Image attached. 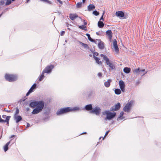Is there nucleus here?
<instances>
[{"label": "nucleus", "instance_id": "1", "mask_svg": "<svg viewBox=\"0 0 161 161\" xmlns=\"http://www.w3.org/2000/svg\"><path fill=\"white\" fill-rule=\"evenodd\" d=\"M36 108L31 112L33 114H36L42 111L44 106V103L42 101H37Z\"/></svg>", "mask_w": 161, "mask_h": 161}, {"label": "nucleus", "instance_id": "22", "mask_svg": "<svg viewBox=\"0 0 161 161\" xmlns=\"http://www.w3.org/2000/svg\"><path fill=\"white\" fill-rule=\"evenodd\" d=\"M130 68L128 67H125L124 68V71L126 73H129L130 71Z\"/></svg>", "mask_w": 161, "mask_h": 161}, {"label": "nucleus", "instance_id": "60", "mask_svg": "<svg viewBox=\"0 0 161 161\" xmlns=\"http://www.w3.org/2000/svg\"><path fill=\"white\" fill-rule=\"evenodd\" d=\"M27 111L29 110V108H27Z\"/></svg>", "mask_w": 161, "mask_h": 161}, {"label": "nucleus", "instance_id": "32", "mask_svg": "<svg viewBox=\"0 0 161 161\" xmlns=\"http://www.w3.org/2000/svg\"><path fill=\"white\" fill-rule=\"evenodd\" d=\"M82 2H79L76 4V7L77 8H80L81 7V6L82 5Z\"/></svg>", "mask_w": 161, "mask_h": 161}, {"label": "nucleus", "instance_id": "5", "mask_svg": "<svg viewBox=\"0 0 161 161\" xmlns=\"http://www.w3.org/2000/svg\"><path fill=\"white\" fill-rule=\"evenodd\" d=\"M79 109L78 107H75L72 108L70 107H67L61 108V114L66 113L72 111L77 110Z\"/></svg>", "mask_w": 161, "mask_h": 161}, {"label": "nucleus", "instance_id": "19", "mask_svg": "<svg viewBox=\"0 0 161 161\" xmlns=\"http://www.w3.org/2000/svg\"><path fill=\"white\" fill-rule=\"evenodd\" d=\"M78 16L76 14H70L69 16V18L72 20H74Z\"/></svg>", "mask_w": 161, "mask_h": 161}, {"label": "nucleus", "instance_id": "57", "mask_svg": "<svg viewBox=\"0 0 161 161\" xmlns=\"http://www.w3.org/2000/svg\"><path fill=\"white\" fill-rule=\"evenodd\" d=\"M1 119L2 118H1V116H0V122H1Z\"/></svg>", "mask_w": 161, "mask_h": 161}, {"label": "nucleus", "instance_id": "43", "mask_svg": "<svg viewBox=\"0 0 161 161\" xmlns=\"http://www.w3.org/2000/svg\"><path fill=\"white\" fill-rule=\"evenodd\" d=\"M102 75H103L101 73H100V72L98 74V76L99 77H100L101 76H102Z\"/></svg>", "mask_w": 161, "mask_h": 161}, {"label": "nucleus", "instance_id": "25", "mask_svg": "<svg viewBox=\"0 0 161 161\" xmlns=\"http://www.w3.org/2000/svg\"><path fill=\"white\" fill-rule=\"evenodd\" d=\"M95 60L96 61V62L98 64H102V62L101 61H100V58L97 57H95L94 58Z\"/></svg>", "mask_w": 161, "mask_h": 161}, {"label": "nucleus", "instance_id": "6", "mask_svg": "<svg viewBox=\"0 0 161 161\" xmlns=\"http://www.w3.org/2000/svg\"><path fill=\"white\" fill-rule=\"evenodd\" d=\"M54 66L52 64H50L46 66L43 71L47 74H50L52 72V69L54 68Z\"/></svg>", "mask_w": 161, "mask_h": 161}, {"label": "nucleus", "instance_id": "50", "mask_svg": "<svg viewBox=\"0 0 161 161\" xmlns=\"http://www.w3.org/2000/svg\"><path fill=\"white\" fill-rule=\"evenodd\" d=\"M5 110V111H6V112H7L8 113H10L11 112V111L9 110Z\"/></svg>", "mask_w": 161, "mask_h": 161}, {"label": "nucleus", "instance_id": "54", "mask_svg": "<svg viewBox=\"0 0 161 161\" xmlns=\"http://www.w3.org/2000/svg\"><path fill=\"white\" fill-rule=\"evenodd\" d=\"M57 1L59 3H60V0H57Z\"/></svg>", "mask_w": 161, "mask_h": 161}, {"label": "nucleus", "instance_id": "45", "mask_svg": "<svg viewBox=\"0 0 161 161\" xmlns=\"http://www.w3.org/2000/svg\"><path fill=\"white\" fill-rule=\"evenodd\" d=\"M4 3V2L3 1H1L0 2V5H2Z\"/></svg>", "mask_w": 161, "mask_h": 161}, {"label": "nucleus", "instance_id": "23", "mask_svg": "<svg viewBox=\"0 0 161 161\" xmlns=\"http://www.w3.org/2000/svg\"><path fill=\"white\" fill-rule=\"evenodd\" d=\"M36 83H34L33 84V85L31 87L29 90H30L31 92H32L36 88Z\"/></svg>", "mask_w": 161, "mask_h": 161}, {"label": "nucleus", "instance_id": "39", "mask_svg": "<svg viewBox=\"0 0 161 161\" xmlns=\"http://www.w3.org/2000/svg\"><path fill=\"white\" fill-rule=\"evenodd\" d=\"M98 55V53L97 52H95L93 53V57L95 58V57H96V56H97Z\"/></svg>", "mask_w": 161, "mask_h": 161}, {"label": "nucleus", "instance_id": "11", "mask_svg": "<svg viewBox=\"0 0 161 161\" xmlns=\"http://www.w3.org/2000/svg\"><path fill=\"white\" fill-rule=\"evenodd\" d=\"M120 107V104L119 103H117L116 104L114 107H112L111 109V111H115L119 109Z\"/></svg>", "mask_w": 161, "mask_h": 161}, {"label": "nucleus", "instance_id": "41", "mask_svg": "<svg viewBox=\"0 0 161 161\" xmlns=\"http://www.w3.org/2000/svg\"><path fill=\"white\" fill-rule=\"evenodd\" d=\"M31 92H31V91L30 90H29L26 93V96H28L29 95V94L31 93Z\"/></svg>", "mask_w": 161, "mask_h": 161}, {"label": "nucleus", "instance_id": "59", "mask_svg": "<svg viewBox=\"0 0 161 161\" xmlns=\"http://www.w3.org/2000/svg\"><path fill=\"white\" fill-rule=\"evenodd\" d=\"M30 0H27L26 3H27Z\"/></svg>", "mask_w": 161, "mask_h": 161}, {"label": "nucleus", "instance_id": "31", "mask_svg": "<svg viewBox=\"0 0 161 161\" xmlns=\"http://www.w3.org/2000/svg\"><path fill=\"white\" fill-rule=\"evenodd\" d=\"M19 110L18 108L17 107L16 108V111L14 114V116H16L18 115L19 114Z\"/></svg>", "mask_w": 161, "mask_h": 161}, {"label": "nucleus", "instance_id": "10", "mask_svg": "<svg viewBox=\"0 0 161 161\" xmlns=\"http://www.w3.org/2000/svg\"><path fill=\"white\" fill-rule=\"evenodd\" d=\"M119 85L120 88L123 92H124L125 91V84L124 82L122 80H120L119 81Z\"/></svg>", "mask_w": 161, "mask_h": 161}, {"label": "nucleus", "instance_id": "13", "mask_svg": "<svg viewBox=\"0 0 161 161\" xmlns=\"http://www.w3.org/2000/svg\"><path fill=\"white\" fill-rule=\"evenodd\" d=\"M98 42V47L101 49H103L104 48V44L103 42L101 41L100 40H97Z\"/></svg>", "mask_w": 161, "mask_h": 161}, {"label": "nucleus", "instance_id": "34", "mask_svg": "<svg viewBox=\"0 0 161 161\" xmlns=\"http://www.w3.org/2000/svg\"><path fill=\"white\" fill-rule=\"evenodd\" d=\"M79 28L81 29H82L84 30H86V27L85 26H84V25H81V26H79Z\"/></svg>", "mask_w": 161, "mask_h": 161}, {"label": "nucleus", "instance_id": "51", "mask_svg": "<svg viewBox=\"0 0 161 161\" xmlns=\"http://www.w3.org/2000/svg\"><path fill=\"white\" fill-rule=\"evenodd\" d=\"M141 70V71H140V74H141V72H144L145 71V69H142V70Z\"/></svg>", "mask_w": 161, "mask_h": 161}, {"label": "nucleus", "instance_id": "52", "mask_svg": "<svg viewBox=\"0 0 161 161\" xmlns=\"http://www.w3.org/2000/svg\"><path fill=\"white\" fill-rule=\"evenodd\" d=\"M96 33L97 35H100L99 32H96Z\"/></svg>", "mask_w": 161, "mask_h": 161}, {"label": "nucleus", "instance_id": "27", "mask_svg": "<svg viewBox=\"0 0 161 161\" xmlns=\"http://www.w3.org/2000/svg\"><path fill=\"white\" fill-rule=\"evenodd\" d=\"M139 68L136 69L134 70L133 72L135 74H137L138 75L140 74V71Z\"/></svg>", "mask_w": 161, "mask_h": 161}, {"label": "nucleus", "instance_id": "20", "mask_svg": "<svg viewBox=\"0 0 161 161\" xmlns=\"http://www.w3.org/2000/svg\"><path fill=\"white\" fill-rule=\"evenodd\" d=\"M95 8V6L93 4H90L88 6V9L89 11H91Z\"/></svg>", "mask_w": 161, "mask_h": 161}, {"label": "nucleus", "instance_id": "17", "mask_svg": "<svg viewBox=\"0 0 161 161\" xmlns=\"http://www.w3.org/2000/svg\"><path fill=\"white\" fill-rule=\"evenodd\" d=\"M112 80L111 79H108L107 81H106L104 83V85L105 87H108L110 85V83L111 82Z\"/></svg>", "mask_w": 161, "mask_h": 161}, {"label": "nucleus", "instance_id": "3", "mask_svg": "<svg viewBox=\"0 0 161 161\" xmlns=\"http://www.w3.org/2000/svg\"><path fill=\"white\" fill-rule=\"evenodd\" d=\"M5 79L9 82H13L15 81L17 79V76L14 75L6 74L5 75Z\"/></svg>", "mask_w": 161, "mask_h": 161}, {"label": "nucleus", "instance_id": "58", "mask_svg": "<svg viewBox=\"0 0 161 161\" xmlns=\"http://www.w3.org/2000/svg\"><path fill=\"white\" fill-rule=\"evenodd\" d=\"M46 118H44L43 119V120L44 121V120H46Z\"/></svg>", "mask_w": 161, "mask_h": 161}, {"label": "nucleus", "instance_id": "48", "mask_svg": "<svg viewBox=\"0 0 161 161\" xmlns=\"http://www.w3.org/2000/svg\"><path fill=\"white\" fill-rule=\"evenodd\" d=\"M64 33H65V32L64 31H62L61 32V36L63 35L64 34Z\"/></svg>", "mask_w": 161, "mask_h": 161}, {"label": "nucleus", "instance_id": "56", "mask_svg": "<svg viewBox=\"0 0 161 161\" xmlns=\"http://www.w3.org/2000/svg\"><path fill=\"white\" fill-rule=\"evenodd\" d=\"M14 135H12L11 136V138H12L13 137H14Z\"/></svg>", "mask_w": 161, "mask_h": 161}, {"label": "nucleus", "instance_id": "30", "mask_svg": "<svg viewBox=\"0 0 161 161\" xmlns=\"http://www.w3.org/2000/svg\"><path fill=\"white\" fill-rule=\"evenodd\" d=\"M80 44L82 46H83L84 47L86 48H88L89 47L88 45L82 42H80Z\"/></svg>", "mask_w": 161, "mask_h": 161}, {"label": "nucleus", "instance_id": "33", "mask_svg": "<svg viewBox=\"0 0 161 161\" xmlns=\"http://www.w3.org/2000/svg\"><path fill=\"white\" fill-rule=\"evenodd\" d=\"M12 0H7L5 3L6 5H8L12 3Z\"/></svg>", "mask_w": 161, "mask_h": 161}, {"label": "nucleus", "instance_id": "18", "mask_svg": "<svg viewBox=\"0 0 161 161\" xmlns=\"http://www.w3.org/2000/svg\"><path fill=\"white\" fill-rule=\"evenodd\" d=\"M10 143V142H8L4 146L3 149L4 150L5 152H6L8 149V145Z\"/></svg>", "mask_w": 161, "mask_h": 161}, {"label": "nucleus", "instance_id": "28", "mask_svg": "<svg viewBox=\"0 0 161 161\" xmlns=\"http://www.w3.org/2000/svg\"><path fill=\"white\" fill-rule=\"evenodd\" d=\"M115 93L117 95H119L121 94V91L119 89H115Z\"/></svg>", "mask_w": 161, "mask_h": 161}, {"label": "nucleus", "instance_id": "12", "mask_svg": "<svg viewBox=\"0 0 161 161\" xmlns=\"http://www.w3.org/2000/svg\"><path fill=\"white\" fill-rule=\"evenodd\" d=\"M106 34L108 36V38L109 41L111 42L112 37V32L110 30H108L106 32Z\"/></svg>", "mask_w": 161, "mask_h": 161}, {"label": "nucleus", "instance_id": "63", "mask_svg": "<svg viewBox=\"0 0 161 161\" xmlns=\"http://www.w3.org/2000/svg\"><path fill=\"white\" fill-rule=\"evenodd\" d=\"M2 133H3V130H2Z\"/></svg>", "mask_w": 161, "mask_h": 161}, {"label": "nucleus", "instance_id": "42", "mask_svg": "<svg viewBox=\"0 0 161 161\" xmlns=\"http://www.w3.org/2000/svg\"><path fill=\"white\" fill-rule=\"evenodd\" d=\"M104 13H105V11H103V15L100 19V20H103V15L104 14Z\"/></svg>", "mask_w": 161, "mask_h": 161}, {"label": "nucleus", "instance_id": "47", "mask_svg": "<svg viewBox=\"0 0 161 161\" xmlns=\"http://www.w3.org/2000/svg\"><path fill=\"white\" fill-rule=\"evenodd\" d=\"M7 117V116H6V115H3L2 116V117L3 119H5V118H6Z\"/></svg>", "mask_w": 161, "mask_h": 161}, {"label": "nucleus", "instance_id": "55", "mask_svg": "<svg viewBox=\"0 0 161 161\" xmlns=\"http://www.w3.org/2000/svg\"><path fill=\"white\" fill-rule=\"evenodd\" d=\"M87 24V23L86 22H84V25H86Z\"/></svg>", "mask_w": 161, "mask_h": 161}, {"label": "nucleus", "instance_id": "4", "mask_svg": "<svg viewBox=\"0 0 161 161\" xmlns=\"http://www.w3.org/2000/svg\"><path fill=\"white\" fill-rule=\"evenodd\" d=\"M103 115L106 114L107 117L105 119H108V120L114 118L116 115V113H111L109 111H106L103 112Z\"/></svg>", "mask_w": 161, "mask_h": 161}, {"label": "nucleus", "instance_id": "24", "mask_svg": "<svg viewBox=\"0 0 161 161\" xmlns=\"http://www.w3.org/2000/svg\"><path fill=\"white\" fill-rule=\"evenodd\" d=\"M45 73L44 72V71H42L41 76L39 79V81H41L44 79V74Z\"/></svg>", "mask_w": 161, "mask_h": 161}, {"label": "nucleus", "instance_id": "15", "mask_svg": "<svg viewBox=\"0 0 161 161\" xmlns=\"http://www.w3.org/2000/svg\"><path fill=\"white\" fill-rule=\"evenodd\" d=\"M115 14L118 17H122L124 16V14L122 11H119L116 13Z\"/></svg>", "mask_w": 161, "mask_h": 161}, {"label": "nucleus", "instance_id": "38", "mask_svg": "<svg viewBox=\"0 0 161 161\" xmlns=\"http://www.w3.org/2000/svg\"><path fill=\"white\" fill-rule=\"evenodd\" d=\"M41 1H43L45 2H46L49 4H51V2L49 1L48 0H41Z\"/></svg>", "mask_w": 161, "mask_h": 161}, {"label": "nucleus", "instance_id": "44", "mask_svg": "<svg viewBox=\"0 0 161 161\" xmlns=\"http://www.w3.org/2000/svg\"><path fill=\"white\" fill-rule=\"evenodd\" d=\"M57 115L60 114V109H59L58 111L57 112Z\"/></svg>", "mask_w": 161, "mask_h": 161}, {"label": "nucleus", "instance_id": "62", "mask_svg": "<svg viewBox=\"0 0 161 161\" xmlns=\"http://www.w3.org/2000/svg\"><path fill=\"white\" fill-rule=\"evenodd\" d=\"M2 14H0V17H1V16H2Z\"/></svg>", "mask_w": 161, "mask_h": 161}, {"label": "nucleus", "instance_id": "14", "mask_svg": "<svg viewBox=\"0 0 161 161\" xmlns=\"http://www.w3.org/2000/svg\"><path fill=\"white\" fill-rule=\"evenodd\" d=\"M14 119L15 120L16 123H18L20 121H21L22 118L21 116L20 115H17L16 116H14Z\"/></svg>", "mask_w": 161, "mask_h": 161}, {"label": "nucleus", "instance_id": "53", "mask_svg": "<svg viewBox=\"0 0 161 161\" xmlns=\"http://www.w3.org/2000/svg\"><path fill=\"white\" fill-rule=\"evenodd\" d=\"M85 1H86V0H82V2L83 3H85Z\"/></svg>", "mask_w": 161, "mask_h": 161}, {"label": "nucleus", "instance_id": "64", "mask_svg": "<svg viewBox=\"0 0 161 161\" xmlns=\"http://www.w3.org/2000/svg\"><path fill=\"white\" fill-rule=\"evenodd\" d=\"M61 4H62V2L61 1Z\"/></svg>", "mask_w": 161, "mask_h": 161}, {"label": "nucleus", "instance_id": "36", "mask_svg": "<svg viewBox=\"0 0 161 161\" xmlns=\"http://www.w3.org/2000/svg\"><path fill=\"white\" fill-rule=\"evenodd\" d=\"M8 121V119H7V116L6 117V118L5 120H4L2 119L1 120V122L4 123V122H5L6 121Z\"/></svg>", "mask_w": 161, "mask_h": 161}, {"label": "nucleus", "instance_id": "29", "mask_svg": "<svg viewBox=\"0 0 161 161\" xmlns=\"http://www.w3.org/2000/svg\"><path fill=\"white\" fill-rule=\"evenodd\" d=\"M86 36H87V37L88 38V39L91 42H94L95 41V40H93L90 37V36L89 34L87 33L86 34Z\"/></svg>", "mask_w": 161, "mask_h": 161}, {"label": "nucleus", "instance_id": "21", "mask_svg": "<svg viewBox=\"0 0 161 161\" xmlns=\"http://www.w3.org/2000/svg\"><path fill=\"white\" fill-rule=\"evenodd\" d=\"M85 109L87 110H92V108L91 104H89L85 106Z\"/></svg>", "mask_w": 161, "mask_h": 161}, {"label": "nucleus", "instance_id": "16", "mask_svg": "<svg viewBox=\"0 0 161 161\" xmlns=\"http://www.w3.org/2000/svg\"><path fill=\"white\" fill-rule=\"evenodd\" d=\"M37 102V101H36L31 102L29 105V106L32 108L36 107Z\"/></svg>", "mask_w": 161, "mask_h": 161}, {"label": "nucleus", "instance_id": "9", "mask_svg": "<svg viewBox=\"0 0 161 161\" xmlns=\"http://www.w3.org/2000/svg\"><path fill=\"white\" fill-rule=\"evenodd\" d=\"M90 112L92 113H94L96 115H98L101 112V109L100 108L98 107H96L92 109L90 111Z\"/></svg>", "mask_w": 161, "mask_h": 161}, {"label": "nucleus", "instance_id": "49", "mask_svg": "<svg viewBox=\"0 0 161 161\" xmlns=\"http://www.w3.org/2000/svg\"><path fill=\"white\" fill-rule=\"evenodd\" d=\"M30 124L29 123H27V125H26V128H28V127H30Z\"/></svg>", "mask_w": 161, "mask_h": 161}, {"label": "nucleus", "instance_id": "37", "mask_svg": "<svg viewBox=\"0 0 161 161\" xmlns=\"http://www.w3.org/2000/svg\"><path fill=\"white\" fill-rule=\"evenodd\" d=\"M10 117V116H7V119H8V121H6V122L7 123V125H9V120Z\"/></svg>", "mask_w": 161, "mask_h": 161}, {"label": "nucleus", "instance_id": "40", "mask_svg": "<svg viewBox=\"0 0 161 161\" xmlns=\"http://www.w3.org/2000/svg\"><path fill=\"white\" fill-rule=\"evenodd\" d=\"M124 115V112H121L120 114L119 115V117L118 118H120V119H121V117L123 116V115Z\"/></svg>", "mask_w": 161, "mask_h": 161}, {"label": "nucleus", "instance_id": "61", "mask_svg": "<svg viewBox=\"0 0 161 161\" xmlns=\"http://www.w3.org/2000/svg\"><path fill=\"white\" fill-rule=\"evenodd\" d=\"M139 83V82H137L136 84H138Z\"/></svg>", "mask_w": 161, "mask_h": 161}, {"label": "nucleus", "instance_id": "46", "mask_svg": "<svg viewBox=\"0 0 161 161\" xmlns=\"http://www.w3.org/2000/svg\"><path fill=\"white\" fill-rule=\"evenodd\" d=\"M109 130H108V131H107L106 132V133L105 134V136H104V137H105L107 135H108V133H109Z\"/></svg>", "mask_w": 161, "mask_h": 161}, {"label": "nucleus", "instance_id": "35", "mask_svg": "<svg viewBox=\"0 0 161 161\" xmlns=\"http://www.w3.org/2000/svg\"><path fill=\"white\" fill-rule=\"evenodd\" d=\"M93 14L96 16L98 15L99 14V13L97 11H94L93 12Z\"/></svg>", "mask_w": 161, "mask_h": 161}, {"label": "nucleus", "instance_id": "26", "mask_svg": "<svg viewBox=\"0 0 161 161\" xmlns=\"http://www.w3.org/2000/svg\"><path fill=\"white\" fill-rule=\"evenodd\" d=\"M104 23L103 22L99 21L98 23V26L100 28H102L104 26Z\"/></svg>", "mask_w": 161, "mask_h": 161}, {"label": "nucleus", "instance_id": "8", "mask_svg": "<svg viewBox=\"0 0 161 161\" xmlns=\"http://www.w3.org/2000/svg\"><path fill=\"white\" fill-rule=\"evenodd\" d=\"M112 48V49H114L115 52L117 54H118L119 53V50L118 47L117 45V41L115 39L113 40V46Z\"/></svg>", "mask_w": 161, "mask_h": 161}, {"label": "nucleus", "instance_id": "7", "mask_svg": "<svg viewBox=\"0 0 161 161\" xmlns=\"http://www.w3.org/2000/svg\"><path fill=\"white\" fill-rule=\"evenodd\" d=\"M133 103L134 102L133 101H131L130 102H129L124 107V110L125 111L127 112L129 111Z\"/></svg>", "mask_w": 161, "mask_h": 161}, {"label": "nucleus", "instance_id": "2", "mask_svg": "<svg viewBox=\"0 0 161 161\" xmlns=\"http://www.w3.org/2000/svg\"><path fill=\"white\" fill-rule=\"evenodd\" d=\"M100 56L101 57H103V60L105 61L107 64L108 65L110 68L112 69H114L115 68V66L113 64V62L109 60L107 56L102 54H101Z\"/></svg>", "mask_w": 161, "mask_h": 161}]
</instances>
